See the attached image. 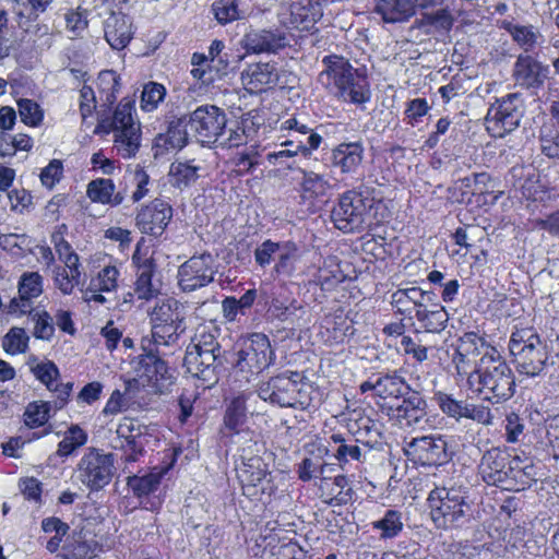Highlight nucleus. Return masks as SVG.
<instances>
[{
  "label": "nucleus",
  "mask_w": 559,
  "mask_h": 559,
  "mask_svg": "<svg viewBox=\"0 0 559 559\" xmlns=\"http://www.w3.org/2000/svg\"><path fill=\"white\" fill-rule=\"evenodd\" d=\"M100 127L114 134V146L124 159L135 157L141 146V123L134 100L123 98L111 117L103 119Z\"/></svg>",
  "instance_id": "nucleus-2"
},
{
  "label": "nucleus",
  "mask_w": 559,
  "mask_h": 559,
  "mask_svg": "<svg viewBox=\"0 0 559 559\" xmlns=\"http://www.w3.org/2000/svg\"><path fill=\"white\" fill-rule=\"evenodd\" d=\"M427 501L431 520L439 528L459 524L469 511L464 493L456 488H435Z\"/></svg>",
  "instance_id": "nucleus-6"
},
{
  "label": "nucleus",
  "mask_w": 559,
  "mask_h": 559,
  "mask_svg": "<svg viewBox=\"0 0 559 559\" xmlns=\"http://www.w3.org/2000/svg\"><path fill=\"white\" fill-rule=\"evenodd\" d=\"M518 370L526 376H538L545 368L548 354L543 342L513 357Z\"/></svg>",
  "instance_id": "nucleus-33"
},
{
  "label": "nucleus",
  "mask_w": 559,
  "mask_h": 559,
  "mask_svg": "<svg viewBox=\"0 0 559 559\" xmlns=\"http://www.w3.org/2000/svg\"><path fill=\"white\" fill-rule=\"evenodd\" d=\"M260 122L255 120V117L247 116L237 123L235 128L228 130L229 135L224 144L229 147H237L247 144L248 141L252 140L258 132Z\"/></svg>",
  "instance_id": "nucleus-42"
},
{
  "label": "nucleus",
  "mask_w": 559,
  "mask_h": 559,
  "mask_svg": "<svg viewBox=\"0 0 559 559\" xmlns=\"http://www.w3.org/2000/svg\"><path fill=\"white\" fill-rule=\"evenodd\" d=\"M44 292V278L38 272H24L17 283V296L8 305V312L15 317L32 313L34 300Z\"/></svg>",
  "instance_id": "nucleus-18"
},
{
  "label": "nucleus",
  "mask_w": 559,
  "mask_h": 559,
  "mask_svg": "<svg viewBox=\"0 0 559 559\" xmlns=\"http://www.w3.org/2000/svg\"><path fill=\"white\" fill-rule=\"evenodd\" d=\"M433 400L444 415L456 421L467 418L479 424H489V409L483 405L456 400L452 394L442 391H437L433 395Z\"/></svg>",
  "instance_id": "nucleus-19"
},
{
  "label": "nucleus",
  "mask_w": 559,
  "mask_h": 559,
  "mask_svg": "<svg viewBox=\"0 0 559 559\" xmlns=\"http://www.w3.org/2000/svg\"><path fill=\"white\" fill-rule=\"evenodd\" d=\"M409 390L408 384L397 372L378 377L374 381L368 380L360 384L362 393L372 392L381 400H399Z\"/></svg>",
  "instance_id": "nucleus-25"
},
{
  "label": "nucleus",
  "mask_w": 559,
  "mask_h": 559,
  "mask_svg": "<svg viewBox=\"0 0 559 559\" xmlns=\"http://www.w3.org/2000/svg\"><path fill=\"white\" fill-rule=\"evenodd\" d=\"M119 275L120 272L117 266L106 265L97 273L96 276L91 278L90 284L93 285V287L100 288V290L110 293L116 290L118 287Z\"/></svg>",
  "instance_id": "nucleus-58"
},
{
  "label": "nucleus",
  "mask_w": 559,
  "mask_h": 559,
  "mask_svg": "<svg viewBox=\"0 0 559 559\" xmlns=\"http://www.w3.org/2000/svg\"><path fill=\"white\" fill-rule=\"evenodd\" d=\"M31 370L36 379L44 383L48 390H58L59 370L52 361H41L36 365H31Z\"/></svg>",
  "instance_id": "nucleus-56"
},
{
  "label": "nucleus",
  "mask_w": 559,
  "mask_h": 559,
  "mask_svg": "<svg viewBox=\"0 0 559 559\" xmlns=\"http://www.w3.org/2000/svg\"><path fill=\"white\" fill-rule=\"evenodd\" d=\"M31 316L32 321L34 322V335L40 340H49L55 332L52 318L50 314L40 309L33 308L32 313H27Z\"/></svg>",
  "instance_id": "nucleus-59"
},
{
  "label": "nucleus",
  "mask_w": 559,
  "mask_h": 559,
  "mask_svg": "<svg viewBox=\"0 0 559 559\" xmlns=\"http://www.w3.org/2000/svg\"><path fill=\"white\" fill-rule=\"evenodd\" d=\"M49 273L55 287L63 295H71L81 283V266L53 265Z\"/></svg>",
  "instance_id": "nucleus-40"
},
{
  "label": "nucleus",
  "mask_w": 559,
  "mask_h": 559,
  "mask_svg": "<svg viewBox=\"0 0 559 559\" xmlns=\"http://www.w3.org/2000/svg\"><path fill=\"white\" fill-rule=\"evenodd\" d=\"M116 432L119 438L124 440L127 447H130L132 450H135L138 442L141 441V426L132 418L124 417L121 419Z\"/></svg>",
  "instance_id": "nucleus-60"
},
{
  "label": "nucleus",
  "mask_w": 559,
  "mask_h": 559,
  "mask_svg": "<svg viewBox=\"0 0 559 559\" xmlns=\"http://www.w3.org/2000/svg\"><path fill=\"white\" fill-rule=\"evenodd\" d=\"M297 311H301L302 313L304 308L296 302H292L288 306H285L281 300L274 299L270 307L271 314L283 322H290L295 323L297 320L300 319L299 316H297Z\"/></svg>",
  "instance_id": "nucleus-63"
},
{
  "label": "nucleus",
  "mask_w": 559,
  "mask_h": 559,
  "mask_svg": "<svg viewBox=\"0 0 559 559\" xmlns=\"http://www.w3.org/2000/svg\"><path fill=\"white\" fill-rule=\"evenodd\" d=\"M237 476L243 495L249 498L255 499L262 495L271 496L274 491L275 487L269 465L261 456H243L241 465L237 468Z\"/></svg>",
  "instance_id": "nucleus-11"
},
{
  "label": "nucleus",
  "mask_w": 559,
  "mask_h": 559,
  "mask_svg": "<svg viewBox=\"0 0 559 559\" xmlns=\"http://www.w3.org/2000/svg\"><path fill=\"white\" fill-rule=\"evenodd\" d=\"M521 100L516 94H509L503 97L495 114V136H502L504 133L515 129L521 120Z\"/></svg>",
  "instance_id": "nucleus-30"
},
{
  "label": "nucleus",
  "mask_w": 559,
  "mask_h": 559,
  "mask_svg": "<svg viewBox=\"0 0 559 559\" xmlns=\"http://www.w3.org/2000/svg\"><path fill=\"white\" fill-rule=\"evenodd\" d=\"M350 329L342 314L325 316L320 325V336L326 344L342 343Z\"/></svg>",
  "instance_id": "nucleus-41"
},
{
  "label": "nucleus",
  "mask_w": 559,
  "mask_h": 559,
  "mask_svg": "<svg viewBox=\"0 0 559 559\" xmlns=\"http://www.w3.org/2000/svg\"><path fill=\"white\" fill-rule=\"evenodd\" d=\"M323 69L319 82L338 100L362 105L370 100L371 91L366 73L354 68L350 62L337 55L322 59Z\"/></svg>",
  "instance_id": "nucleus-1"
},
{
  "label": "nucleus",
  "mask_w": 559,
  "mask_h": 559,
  "mask_svg": "<svg viewBox=\"0 0 559 559\" xmlns=\"http://www.w3.org/2000/svg\"><path fill=\"white\" fill-rule=\"evenodd\" d=\"M282 242H275L270 239L263 241L254 250L255 263L261 267L269 266L272 262H276Z\"/></svg>",
  "instance_id": "nucleus-62"
},
{
  "label": "nucleus",
  "mask_w": 559,
  "mask_h": 559,
  "mask_svg": "<svg viewBox=\"0 0 559 559\" xmlns=\"http://www.w3.org/2000/svg\"><path fill=\"white\" fill-rule=\"evenodd\" d=\"M87 432L79 425H71L63 433L58 443L57 455L67 457L87 442Z\"/></svg>",
  "instance_id": "nucleus-45"
},
{
  "label": "nucleus",
  "mask_w": 559,
  "mask_h": 559,
  "mask_svg": "<svg viewBox=\"0 0 559 559\" xmlns=\"http://www.w3.org/2000/svg\"><path fill=\"white\" fill-rule=\"evenodd\" d=\"M114 456L95 448H88L80 459L75 476L91 491L107 486L114 476Z\"/></svg>",
  "instance_id": "nucleus-9"
},
{
  "label": "nucleus",
  "mask_w": 559,
  "mask_h": 559,
  "mask_svg": "<svg viewBox=\"0 0 559 559\" xmlns=\"http://www.w3.org/2000/svg\"><path fill=\"white\" fill-rule=\"evenodd\" d=\"M154 264L146 260L139 266L138 278L134 285V294L139 299L150 300L159 294L160 284L153 280Z\"/></svg>",
  "instance_id": "nucleus-39"
},
{
  "label": "nucleus",
  "mask_w": 559,
  "mask_h": 559,
  "mask_svg": "<svg viewBox=\"0 0 559 559\" xmlns=\"http://www.w3.org/2000/svg\"><path fill=\"white\" fill-rule=\"evenodd\" d=\"M17 110L21 121L31 128L41 126L44 121V110L40 105L29 98H21L17 100Z\"/></svg>",
  "instance_id": "nucleus-51"
},
{
  "label": "nucleus",
  "mask_w": 559,
  "mask_h": 559,
  "mask_svg": "<svg viewBox=\"0 0 559 559\" xmlns=\"http://www.w3.org/2000/svg\"><path fill=\"white\" fill-rule=\"evenodd\" d=\"M257 397L252 392H241L234 396L226 405L224 414V429L229 437L245 433L250 436L249 418L257 414Z\"/></svg>",
  "instance_id": "nucleus-14"
},
{
  "label": "nucleus",
  "mask_w": 559,
  "mask_h": 559,
  "mask_svg": "<svg viewBox=\"0 0 559 559\" xmlns=\"http://www.w3.org/2000/svg\"><path fill=\"white\" fill-rule=\"evenodd\" d=\"M226 122V115L221 108L203 105L190 114L187 128L202 144H212L222 135Z\"/></svg>",
  "instance_id": "nucleus-12"
},
{
  "label": "nucleus",
  "mask_w": 559,
  "mask_h": 559,
  "mask_svg": "<svg viewBox=\"0 0 559 559\" xmlns=\"http://www.w3.org/2000/svg\"><path fill=\"white\" fill-rule=\"evenodd\" d=\"M372 205L373 200L364 198L356 191H346L332 210V222L343 233L358 231L365 224H371L369 211Z\"/></svg>",
  "instance_id": "nucleus-7"
},
{
  "label": "nucleus",
  "mask_w": 559,
  "mask_h": 559,
  "mask_svg": "<svg viewBox=\"0 0 559 559\" xmlns=\"http://www.w3.org/2000/svg\"><path fill=\"white\" fill-rule=\"evenodd\" d=\"M497 26L506 29L525 51L532 50L540 38V33L533 25H519L510 20H498Z\"/></svg>",
  "instance_id": "nucleus-38"
},
{
  "label": "nucleus",
  "mask_w": 559,
  "mask_h": 559,
  "mask_svg": "<svg viewBox=\"0 0 559 559\" xmlns=\"http://www.w3.org/2000/svg\"><path fill=\"white\" fill-rule=\"evenodd\" d=\"M215 260L210 253L193 255L179 266L178 284L183 292H193L214 280Z\"/></svg>",
  "instance_id": "nucleus-15"
},
{
  "label": "nucleus",
  "mask_w": 559,
  "mask_h": 559,
  "mask_svg": "<svg viewBox=\"0 0 559 559\" xmlns=\"http://www.w3.org/2000/svg\"><path fill=\"white\" fill-rule=\"evenodd\" d=\"M104 35L112 49L126 48L133 37L131 17L122 12H111L104 21Z\"/></svg>",
  "instance_id": "nucleus-26"
},
{
  "label": "nucleus",
  "mask_w": 559,
  "mask_h": 559,
  "mask_svg": "<svg viewBox=\"0 0 559 559\" xmlns=\"http://www.w3.org/2000/svg\"><path fill=\"white\" fill-rule=\"evenodd\" d=\"M115 191L116 186L111 179L97 178L87 185L86 195L94 203L116 206L122 202L123 198Z\"/></svg>",
  "instance_id": "nucleus-37"
},
{
  "label": "nucleus",
  "mask_w": 559,
  "mask_h": 559,
  "mask_svg": "<svg viewBox=\"0 0 559 559\" xmlns=\"http://www.w3.org/2000/svg\"><path fill=\"white\" fill-rule=\"evenodd\" d=\"M133 377L128 381L136 386L163 393L173 383V374L166 362L153 353L139 355L130 362Z\"/></svg>",
  "instance_id": "nucleus-10"
},
{
  "label": "nucleus",
  "mask_w": 559,
  "mask_h": 559,
  "mask_svg": "<svg viewBox=\"0 0 559 559\" xmlns=\"http://www.w3.org/2000/svg\"><path fill=\"white\" fill-rule=\"evenodd\" d=\"M322 9L319 2L313 0H297L290 4L280 8L278 22L286 28L309 29L322 16Z\"/></svg>",
  "instance_id": "nucleus-16"
},
{
  "label": "nucleus",
  "mask_w": 559,
  "mask_h": 559,
  "mask_svg": "<svg viewBox=\"0 0 559 559\" xmlns=\"http://www.w3.org/2000/svg\"><path fill=\"white\" fill-rule=\"evenodd\" d=\"M120 86V78L115 71L104 70L99 72L97 78L99 102L105 106L114 104Z\"/></svg>",
  "instance_id": "nucleus-47"
},
{
  "label": "nucleus",
  "mask_w": 559,
  "mask_h": 559,
  "mask_svg": "<svg viewBox=\"0 0 559 559\" xmlns=\"http://www.w3.org/2000/svg\"><path fill=\"white\" fill-rule=\"evenodd\" d=\"M299 249L292 241H282V248L274 263L272 276L275 280L290 278L296 274Z\"/></svg>",
  "instance_id": "nucleus-35"
},
{
  "label": "nucleus",
  "mask_w": 559,
  "mask_h": 559,
  "mask_svg": "<svg viewBox=\"0 0 559 559\" xmlns=\"http://www.w3.org/2000/svg\"><path fill=\"white\" fill-rule=\"evenodd\" d=\"M277 80V69L270 62L250 64L241 73L242 85L250 93H260L267 86L276 84Z\"/></svg>",
  "instance_id": "nucleus-28"
},
{
  "label": "nucleus",
  "mask_w": 559,
  "mask_h": 559,
  "mask_svg": "<svg viewBox=\"0 0 559 559\" xmlns=\"http://www.w3.org/2000/svg\"><path fill=\"white\" fill-rule=\"evenodd\" d=\"M332 471V465H320L319 496L328 504L342 506L352 499V488L348 486V480L345 476H329L328 474Z\"/></svg>",
  "instance_id": "nucleus-20"
},
{
  "label": "nucleus",
  "mask_w": 559,
  "mask_h": 559,
  "mask_svg": "<svg viewBox=\"0 0 559 559\" xmlns=\"http://www.w3.org/2000/svg\"><path fill=\"white\" fill-rule=\"evenodd\" d=\"M150 318L155 344L169 345L186 330V307L175 298L158 300Z\"/></svg>",
  "instance_id": "nucleus-4"
},
{
  "label": "nucleus",
  "mask_w": 559,
  "mask_h": 559,
  "mask_svg": "<svg viewBox=\"0 0 559 559\" xmlns=\"http://www.w3.org/2000/svg\"><path fill=\"white\" fill-rule=\"evenodd\" d=\"M347 427L355 437V442H360L369 448L380 444L383 439V425L361 409H354L349 413Z\"/></svg>",
  "instance_id": "nucleus-21"
},
{
  "label": "nucleus",
  "mask_w": 559,
  "mask_h": 559,
  "mask_svg": "<svg viewBox=\"0 0 559 559\" xmlns=\"http://www.w3.org/2000/svg\"><path fill=\"white\" fill-rule=\"evenodd\" d=\"M267 552L270 558L273 559H304L306 555L305 550L296 542L275 545Z\"/></svg>",
  "instance_id": "nucleus-64"
},
{
  "label": "nucleus",
  "mask_w": 559,
  "mask_h": 559,
  "mask_svg": "<svg viewBox=\"0 0 559 559\" xmlns=\"http://www.w3.org/2000/svg\"><path fill=\"white\" fill-rule=\"evenodd\" d=\"M29 336L22 328H12L3 337V349L10 355L25 353L28 347Z\"/></svg>",
  "instance_id": "nucleus-53"
},
{
  "label": "nucleus",
  "mask_w": 559,
  "mask_h": 559,
  "mask_svg": "<svg viewBox=\"0 0 559 559\" xmlns=\"http://www.w3.org/2000/svg\"><path fill=\"white\" fill-rule=\"evenodd\" d=\"M539 342H542V340L533 328L516 329L512 332L510 337V354L514 357L535 345H539Z\"/></svg>",
  "instance_id": "nucleus-48"
},
{
  "label": "nucleus",
  "mask_w": 559,
  "mask_h": 559,
  "mask_svg": "<svg viewBox=\"0 0 559 559\" xmlns=\"http://www.w3.org/2000/svg\"><path fill=\"white\" fill-rule=\"evenodd\" d=\"M547 74L548 67L531 55H520L513 67L515 83L525 88H537L542 86Z\"/></svg>",
  "instance_id": "nucleus-24"
},
{
  "label": "nucleus",
  "mask_w": 559,
  "mask_h": 559,
  "mask_svg": "<svg viewBox=\"0 0 559 559\" xmlns=\"http://www.w3.org/2000/svg\"><path fill=\"white\" fill-rule=\"evenodd\" d=\"M50 417V404L48 402L29 403L24 412V423L34 428L45 425Z\"/></svg>",
  "instance_id": "nucleus-57"
},
{
  "label": "nucleus",
  "mask_w": 559,
  "mask_h": 559,
  "mask_svg": "<svg viewBox=\"0 0 559 559\" xmlns=\"http://www.w3.org/2000/svg\"><path fill=\"white\" fill-rule=\"evenodd\" d=\"M330 451L333 452V456L342 464L349 461H360L361 451L360 448L353 442H347L341 433H333L328 441Z\"/></svg>",
  "instance_id": "nucleus-46"
},
{
  "label": "nucleus",
  "mask_w": 559,
  "mask_h": 559,
  "mask_svg": "<svg viewBox=\"0 0 559 559\" xmlns=\"http://www.w3.org/2000/svg\"><path fill=\"white\" fill-rule=\"evenodd\" d=\"M87 10L78 7L64 14L66 28L73 36H81L88 26Z\"/></svg>",
  "instance_id": "nucleus-61"
},
{
  "label": "nucleus",
  "mask_w": 559,
  "mask_h": 559,
  "mask_svg": "<svg viewBox=\"0 0 559 559\" xmlns=\"http://www.w3.org/2000/svg\"><path fill=\"white\" fill-rule=\"evenodd\" d=\"M415 316L428 332L442 331L448 321V313L443 307L435 310H427L426 307H423L416 310Z\"/></svg>",
  "instance_id": "nucleus-52"
},
{
  "label": "nucleus",
  "mask_w": 559,
  "mask_h": 559,
  "mask_svg": "<svg viewBox=\"0 0 559 559\" xmlns=\"http://www.w3.org/2000/svg\"><path fill=\"white\" fill-rule=\"evenodd\" d=\"M435 295L426 292L420 287L412 286L408 288H400L392 295V304L400 312L411 311L412 308L421 309L427 302L432 301Z\"/></svg>",
  "instance_id": "nucleus-34"
},
{
  "label": "nucleus",
  "mask_w": 559,
  "mask_h": 559,
  "mask_svg": "<svg viewBox=\"0 0 559 559\" xmlns=\"http://www.w3.org/2000/svg\"><path fill=\"white\" fill-rule=\"evenodd\" d=\"M173 217L171 206L164 200L155 199L136 215V225L143 234L159 236Z\"/></svg>",
  "instance_id": "nucleus-22"
},
{
  "label": "nucleus",
  "mask_w": 559,
  "mask_h": 559,
  "mask_svg": "<svg viewBox=\"0 0 559 559\" xmlns=\"http://www.w3.org/2000/svg\"><path fill=\"white\" fill-rule=\"evenodd\" d=\"M200 167L191 162L176 160L171 163L168 171V178L171 186L183 189L198 179Z\"/></svg>",
  "instance_id": "nucleus-44"
},
{
  "label": "nucleus",
  "mask_w": 559,
  "mask_h": 559,
  "mask_svg": "<svg viewBox=\"0 0 559 559\" xmlns=\"http://www.w3.org/2000/svg\"><path fill=\"white\" fill-rule=\"evenodd\" d=\"M219 344L205 326L199 328L187 346L185 366L193 377L210 381L214 376Z\"/></svg>",
  "instance_id": "nucleus-5"
},
{
  "label": "nucleus",
  "mask_w": 559,
  "mask_h": 559,
  "mask_svg": "<svg viewBox=\"0 0 559 559\" xmlns=\"http://www.w3.org/2000/svg\"><path fill=\"white\" fill-rule=\"evenodd\" d=\"M242 47L252 53L275 52L287 45L285 35L267 29H251L242 38Z\"/></svg>",
  "instance_id": "nucleus-29"
},
{
  "label": "nucleus",
  "mask_w": 559,
  "mask_h": 559,
  "mask_svg": "<svg viewBox=\"0 0 559 559\" xmlns=\"http://www.w3.org/2000/svg\"><path fill=\"white\" fill-rule=\"evenodd\" d=\"M163 473L152 472L144 476H132L128 478V486L139 498L147 496L157 490Z\"/></svg>",
  "instance_id": "nucleus-50"
},
{
  "label": "nucleus",
  "mask_w": 559,
  "mask_h": 559,
  "mask_svg": "<svg viewBox=\"0 0 559 559\" xmlns=\"http://www.w3.org/2000/svg\"><path fill=\"white\" fill-rule=\"evenodd\" d=\"M306 389L307 384L299 381L298 373H292L290 377L280 374L261 382L258 396L280 407L305 408L309 404Z\"/></svg>",
  "instance_id": "nucleus-3"
},
{
  "label": "nucleus",
  "mask_w": 559,
  "mask_h": 559,
  "mask_svg": "<svg viewBox=\"0 0 559 559\" xmlns=\"http://www.w3.org/2000/svg\"><path fill=\"white\" fill-rule=\"evenodd\" d=\"M91 552V544L79 533L73 534L71 538L66 542L60 556L63 559H85Z\"/></svg>",
  "instance_id": "nucleus-55"
},
{
  "label": "nucleus",
  "mask_w": 559,
  "mask_h": 559,
  "mask_svg": "<svg viewBox=\"0 0 559 559\" xmlns=\"http://www.w3.org/2000/svg\"><path fill=\"white\" fill-rule=\"evenodd\" d=\"M322 143V136L319 133H311L304 140H286L281 143V148L266 155V159L271 165L283 164L286 158H292L302 153L309 155L318 150Z\"/></svg>",
  "instance_id": "nucleus-31"
},
{
  "label": "nucleus",
  "mask_w": 559,
  "mask_h": 559,
  "mask_svg": "<svg viewBox=\"0 0 559 559\" xmlns=\"http://www.w3.org/2000/svg\"><path fill=\"white\" fill-rule=\"evenodd\" d=\"M365 148L361 142H343L331 153V163L343 175H356L361 167Z\"/></svg>",
  "instance_id": "nucleus-27"
},
{
  "label": "nucleus",
  "mask_w": 559,
  "mask_h": 559,
  "mask_svg": "<svg viewBox=\"0 0 559 559\" xmlns=\"http://www.w3.org/2000/svg\"><path fill=\"white\" fill-rule=\"evenodd\" d=\"M376 12L384 22H404L415 14V2L413 0H379Z\"/></svg>",
  "instance_id": "nucleus-36"
},
{
  "label": "nucleus",
  "mask_w": 559,
  "mask_h": 559,
  "mask_svg": "<svg viewBox=\"0 0 559 559\" xmlns=\"http://www.w3.org/2000/svg\"><path fill=\"white\" fill-rule=\"evenodd\" d=\"M300 178L297 181V192L300 203L308 209L316 207L319 202L330 198L335 185L324 175L311 169L299 168Z\"/></svg>",
  "instance_id": "nucleus-17"
},
{
  "label": "nucleus",
  "mask_w": 559,
  "mask_h": 559,
  "mask_svg": "<svg viewBox=\"0 0 559 559\" xmlns=\"http://www.w3.org/2000/svg\"><path fill=\"white\" fill-rule=\"evenodd\" d=\"M212 12L216 21L222 25L243 19L246 15L239 8L237 0H216L212 4Z\"/></svg>",
  "instance_id": "nucleus-49"
},
{
  "label": "nucleus",
  "mask_w": 559,
  "mask_h": 559,
  "mask_svg": "<svg viewBox=\"0 0 559 559\" xmlns=\"http://www.w3.org/2000/svg\"><path fill=\"white\" fill-rule=\"evenodd\" d=\"M403 451L409 461L423 466L441 465L448 461L447 441L440 435L413 438L405 442Z\"/></svg>",
  "instance_id": "nucleus-13"
},
{
  "label": "nucleus",
  "mask_w": 559,
  "mask_h": 559,
  "mask_svg": "<svg viewBox=\"0 0 559 559\" xmlns=\"http://www.w3.org/2000/svg\"><path fill=\"white\" fill-rule=\"evenodd\" d=\"M165 96L166 88L164 85L156 82L146 83L141 94V109L147 112L155 110Z\"/></svg>",
  "instance_id": "nucleus-54"
},
{
  "label": "nucleus",
  "mask_w": 559,
  "mask_h": 559,
  "mask_svg": "<svg viewBox=\"0 0 559 559\" xmlns=\"http://www.w3.org/2000/svg\"><path fill=\"white\" fill-rule=\"evenodd\" d=\"M495 353L496 349L491 347V364H497L491 367V381L495 382L493 385H491V393L497 397V402H500L513 395L514 380L511 374V369L506 362L496 360Z\"/></svg>",
  "instance_id": "nucleus-32"
},
{
  "label": "nucleus",
  "mask_w": 559,
  "mask_h": 559,
  "mask_svg": "<svg viewBox=\"0 0 559 559\" xmlns=\"http://www.w3.org/2000/svg\"><path fill=\"white\" fill-rule=\"evenodd\" d=\"M426 401L418 393H413L400 405L388 407L386 415L401 427L415 428L426 421Z\"/></svg>",
  "instance_id": "nucleus-23"
},
{
  "label": "nucleus",
  "mask_w": 559,
  "mask_h": 559,
  "mask_svg": "<svg viewBox=\"0 0 559 559\" xmlns=\"http://www.w3.org/2000/svg\"><path fill=\"white\" fill-rule=\"evenodd\" d=\"M371 527L379 532L380 539L395 538L404 528L402 513L396 510H386L381 519L371 522Z\"/></svg>",
  "instance_id": "nucleus-43"
},
{
  "label": "nucleus",
  "mask_w": 559,
  "mask_h": 559,
  "mask_svg": "<svg viewBox=\"0 0 559 559\" xmlns=\"http://www.w3.org/2000/svg\"><path fill=\"white\" fill-rule=\"evenodd\" d=\"M275 354L269 337L262 333H253L241 343L237 353L235 371L243 374L246 381L266 369L274 360Z\"/></svg>",
  "instance_id": "nucleus-8"
}]
</instances>
